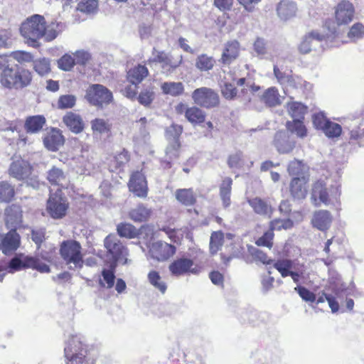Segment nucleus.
Segmentation results:
<instances>
[{"label": "nucleus", "mask_w": 364, "mask_h": 364, "mask_svg": "<svg viewBox=\"0 0 364 364\" xmlns=\"http://www.w3.org/2000/svg\"><path fill=\"white\" fill-rule=\"evenodd\" d=\"M58 25L55 23L47 24L43 16L33 14L27 18L20 26V33L26 43L33 48H38V40L45 37L47 41L54 40L58 35Z\"/></svg>", "instance_id": "1"}, {"label": "nucleus", "mask_w": 364, "mask_h": 364, "mask_svg": "<svg viewBox=\"0 0 364 364\" xmlns=\"http://www.w3.org/2000/svg\"><path fill=\"white\" fill-rule=\"evenodd\" d=\"M33 74L28 69L13 65L7 55H0V85L9 90H22L29 87Z\"/></svg>", "instance_id": "2"}, {"label": "nucleus", "mask_w": 364, "mask_h": 364, "mask_svg": "<svg viewBox=\"0 0 364 364\" xmlns=\"http://www.w3.org/2000/svg\"><path fill=\"white\" fill-rule=\"evenodd\" d=\"M203 254L196 251L189 256L183 255L174 259L168 266L171 274L176 277L186 274H199L204 268Z\"/></svg>", "instance_id": "3"}, {"label": "nucleus", "mask_w": 364, "mask_h": 364, "mask_svg": "<svg viewBox=\"0 0 364 364\" xmlns=\"http://www.w3.org/2000/svg\"><path fill=\"white\" fill-rule=\"evenodd\" d=\"M339 196V187L336 184H328L326 179H318L311 185V200L315 206H319L321 203L329 205Z\"/></svg>", "instance_id": "4"}, {"label": "nucleus", "mask_w": 364, "mask_h": 364, "mask_svg": "<svg viewBox=\"0 0 364 364\" xmlns=\"http://www.w3.org/2000/svg\"><path fill=\"white\" fill-rule=\"evenodd\" d=\"M65 364H87L89 357L87 346L77 336H71L64 348Z\"/></svg>", "instance_id": "5"}, {"label": "nucleus", "mask_w": 364, "mask_h": 364, "mask_svg": "<svg viewBox=\"0 0 364 364\" xmlns=\"http://www.w3.org/2000/svg\"><path fill=\"white\" fill-rule=\"evenodd\" d=\"M70 210V202L62 190L57 189L50 192L46 202V210L48 215L54 220L64 218Z\"/></svg>", "instance_id": "6"}, {"label": "nucleus", "mask_w": 364, "mask_h": 364, "mask_svg": "<svg viewBox=\"0 0 364 364\" xmlns=\"http://www.w3.org/2000/svg\"><path fill=\"white\" fill-rule=\"evenodd\" d=\"M80 243L74 240H64L60 243L59 252L66 264H73L75 268H82L84 264Z\"/></svg>", "instance_id": "7"}, {"label": "nucleus", "mask_w": 364, "mask_h": 364, "mask_svg": "<svg viewBox=\"0 0 364 364\" xmlns=\"http://www.w3.org/2000/svg\"><path fill=\"white\" fill-rule=\"evenodd\" d=\"M293 261L290 259L282 258L276 260L274 263V268L276 269L283 278L291 277L293 282L299 284L301 280L309 278V274L306 272L305 265L299 264V267L293 271Z\"/></svg>", "instance_id": "8"}, {"label": "nucleus", "mask_w": 364, "mask_h": 364, "mask_svg": "<svg viewBox=\"0 0 364 364\" xmlns=\"http://www.w3.org/2000/svg\"><path fill=\"white\" fill-rule=\"evenodd\" d=\"M153 58H149L147 63H159L162 73L166 75L172 74L183 63V58L180 55L176 60H173L169 53L164 50H157L155 48L152 50Z\"/></svg>", "instance_id": "9"}, {"label": "nucleus", "mask_w": 364, "mask_h": 364, "mask_svg": "<svg viewBox=\"0 0 364 364\" xmlns=\"http://www.w3.org/2000/svg\"><path fill=\"white\" fill-rule=\"evenodd\" d=\"M186 119L193 127L200 126L204 136L213 137L215 127L212 122L206 121V114L201 108L197 106L188 107L186 112Z\"/></svg>", "instance_id": "10"}, {"label": "nucleus", "mask_w": 364, "mask_h": 364, "mask_svg": "<svg viewBox=\"0 0 364 364\" xmlns=\"http://www.w3.org/2000/svg\"><path fill=\"white\" fill-rule=\"evenodd\" d=\"M191 97L196 105L208 109L218 107L220 103L218 93L207 87L196 89L192 92Z\"/></svg>", "instance_id": "11"}, {"label": "nucleus", "mask_w": 364, "mask_h": 364, "mask_svg": "<svg viewBox=\"0 0 364 364\" xmlns=\"http://www.w3.org/2000/svg\"><path fill=\"white\" fill-rule=\"evenodd\" d=\"M85 98L90 104L102 108L104 105L112 102L113 95L105 86L100 84H92L86 90Z\"/></svg>", "instance_id": "12"}, {"label": "nucleus", "mask_w": 364, "mask_h": 364, "mask_svg": "<svg viewBox=\"0 0 364 364\" xmlns=\"http://www.w3.org/2000/svg\"><path fill=\"white\" fill-rule=\"evenodd\" d=\"M9 272H14L23 269L31 268L36 269L41 273L50 272V269L48 265L43 263L37 257L26 256L23 259L15 257L12 258L9 264Z\"/></svg>", "instance_id": "13"}, {"label": "nucleus", "mask_w": 364, "mask_h": 364, "mask_svg": "<svg viewBox=\"0 0 364 364\" xmlns=\"http://www.w3.org/2000/svg\"><path fill=\"white\" fill-rule=\"evenodd\" d=\"M355 16V8L348 0H341L334 7L333 18L338 26L349 25Z\"/></svg>", "instance_id": "14"}, {"label": "nucleus", "mask_w": 364, "mask_h": 364, "mask_svg": "<svg viewBox=\"0 0 364 364\" xmlns=\"http://www.w3.org/2000/svg\"><path fill=\"white\" fill-rule=\"evenodd\" d=\"M33 172V166L28 161L21 158L11 162L8 169L9 175L17 181L31 180Z\"/></svg>", "instance_id": "15"}, {"label": "nucleus", "mask_w": 364, "mask_h": 364, "mask_svg": "<svg viewBox=\"0 0 364 364\" xmlns=\"http://www.w3.org/2000/svg\"><path fill=\"white\" fill-rule=\"evenodd\" d=\"M16 228H11L6 233L0 234V250L5 255H11L21 245V236Z\"/></svg>", "instance_id": "16"}, {"label": "nucleus", "mask_w": 364, "mask_h": 364, "mask_svg": "<svg viewBox=\"0 0 364 364\" xmlns=\"http://www.w3.org/2000/svg\"><path fill=\"white\" fill-rule=\"evenodd\" d=\"M104 245L107 252L112 255V263L117 264V261L125 259L127 250L114 235H107L104 240Z\"/></svg>", "instance_id": "17"}, {"label": "nucleus", "mask_w": 364, "mask_h": 364, "mask_svg": "<svg viewBox=\"0 0 364 364\" xmlns=\"http://www.w3.org/2000/svg\"><path fill=\"white\" fill-rule=\"evenodd\" d=\"M309 176L292 177L289 184V191L294 200H303L307 195Z\"/></svg>", "instance_id": "18"}, {"label": "nucleus", "mask_w": 364, "mask_h": 364, "mask_svg": "<svg viewBox=\"0 0 364 364\" xmlns=\"http://www.w3.org/2000/svg\"><path fill=\"white\" fill-rule=\"evenodd\" d=\"M46 179L52 186L58 187L60 190L68 188L70 184L67 172L57 166H53L48 170Z\"/></svg>", "instance_id": "19"}, {"label": "nucleus", "mask_w": 364, "mask_h": 364, "mask_svg": "<svg viewBox=\"0 0 364 364\" xmlns=\"http://www.w3.org/2000/svg\"><path fill=\"white\" fill-rule=\"evenodd\" d=\"M5 225L8 228H16L21 226L23 222V210L19 204L13 203L4 210Z\"/></svg>", "instance_id": "20"}, {"label": "nucleus", "mask_w": 364, "mask_h": 364, "mask_svg": "<svg viewBox=\"0 0 364 364\" xmlns=\"http://www.w3.org/2000/svg\"><path fill=\"white\" fill-rule=\"evenodd\" d=\"M183 131V126L177 124H172L166 129V137L168 140L173 141V143L167 148V153H172L175 157H178L181 148L180 137Z\"/></svg>", "instance_id": "21"}, {"label": "nucleus", "mask_w": 364, "mask_h": 364, "mask_svg": "<svg viewBox=\"0 0 364 364\" xmlns=\"http://www.w3.org/2000/svg\"><path fill=\"white\" fill-rule=\"evenodd\" d=\"M129 188L135 196L146 198L148 194V186L145 176L139 171L132 173L129 181Z\"/></svg>", "instance_id": "22"}, {"label": "nucleus", "mask_w": 364, "mask_h": 364, "mask_svg": "<svg viewBox=\"0 0 364 364\" xmlns=\"http://www.w3.org/2000/svg\"><path fill=\"white\" fill-rule=\"evenodd\" d=\"M176 251L174 245L161 241L154 242L150 249L152 257L159 261L167 260L176 253Z\"/></svg>", "instance_id": "23"}, {"label": "nucleus", "mask_w": 364, "mask_h": 364, "mask_svg": "<svg viewBox=\"0 0 364 364\" xmlns=\"http://www.w3.org/2000/svg\"><path fill=\"white\" fill-rule=\"evenodd\" d=\"M45 147L50 151H57L64 144L65 139L58 128H51L43 138Z\"/></svg>", "instance_id": "24"}, {"label": "nucleus", "mask_w": 364, "mask_h": 364, "mask_svg": "<svg viewBox=\"0 0 364 364\" xmlns=\"http://www.w3.org/2000/svg\"><path fill=\"white\" fill-rule=\"evenodd\" d=\"M276 11L281 21H287L296 16L298 6L294 1L281 0L277 5Z\"/></svg>", "instance_id": "25"}, {"label": "nucleus", "mask_w": 364, "mask_h": 364, "mask_svg": "<svg viewBox=\"0 0 364 364\" xmlns=\"http://www.w3.org/2000/svg\"><path fill=\"white\" fill-rule=\"evenodd\" d=\"M240 45L237 40L228 41L223 48L220 62L223 65H230L240 55Z\"/></svg>", "instance_id": "26"}, {"label": "nucleus", "mask_w": 364, "mask_h": 364, "mask_svg": "<svg viewBox=\"0 0 364 364\" xmlns=\"http://www.w3.org/2000/svg\"><path fill=\"white\" fill-rule=\"evenodd\" d=\"M63 122L75 134L81 133L85 129V123L81 115L74 112H68L63 117Z\"/></svg>", "instance_id": "27"}, {"label": "nucleus", "mask_w": 364, "mask_h": 364, "mask_svg": "<svg viewBox=\"0 0 364 364\" xmlns=\"http://www.w3.org/2000/svg\"><path fill=\"white\" fill-rule=\"evenodd\" d=\"M152 213L151 208L144 203H139L129 211L128 216L134 223H145L150 219Z\"/></svg>", "instance_id": "28"}, {"label": "nucleus", "mask_w": 364, "mask_h": 364, "mask_svg": "<svg viewBox=\"0 0 364 364\" xmlns=\"http://www.w3.org/2000/svg\"><path fill=\"white\" fill-rule=\"evenodd\" d=\"M46 124V119L43 115H33L26 118L23 127L28 134H37L43 129Z\"/></svg>", "instance_id": "29"}, {"label": "nucleus", "mask_w": 364, "mask_h": 364, "mask_svg": "<svg viewBox=\"0 0 364 364\" xmlns=\"http://www.w3.org/2000/svg\"><path fill=\"white\" fill-rule=\"evenodd\" d=\"M332 222V217L329 211L326 210H317L314 213L311 224L314 228L326 231L328 230Z\"/></svg>", "instance_id": "30"}, {"label": "nucleus", "mask_w": 364, "mask_h": 364, "mask_svg": "<svg viewBox=\"0 0 364 364\" xmlns=\"http://www.w3.org/2000/svg\"><path fill=\"white\" fill-rule=\"evenodd\" d=\"M131 156L129 152L126 149L117 153L109 162V167L111 171L117 172L122 171L125 165L130 161Z\"/></svg>", "instance_id": "31"}, {"label": "nucleus", "mask_w": 364, "mask_h": 364, "mask_svg": "<svg viewBox=\"0 0 364 364\" xmlns=\"http://www.w3.org/2000/svg\"><path fill=\"white\" fill-rule=\"evenodd\" d=\"M273 143L280 154L290 153L294 146L289 141V136L284 130H279L275 133Z\"/></svg>", "instance_id": "32"}, {"label": "nucleus", "mask_w": 364, "mask_h": 364, "mask_svg": "<svg viewBox=\"0 0 364 364\" xmlns=\"http://www.w3.org/2000/svg\"><path fill=\"white\" fill-rule=\"evenodd\" d=\"M325 36L317 31H311L306 33L300 44L298 50L301 54H307L311 51V43L313 41H323Z\"/></svg>", "instance_id": "33"}, {"label": "nucleus", "mask_w": 364, "mask_h": 364, "mask_svg": "<svg viewBox=\"0 0 364 364\" xmlns=\"http://www.w3.org/2000/svg\"><path fill=\"white\" fill-rule=\"evenodd\" d=\"M175 197L184 206H194L197 203V196L192 188L177 189Z\"/></svg>", "instance_id": "34"}, {"label": "nucleus", "mask_w": 364, "mask_h": 364, "mask_svg": "<svg viewBox=\"0 0 364 364\" xmlns=\"http://www.w3.org/2000/svg\"><path fill=\"white\" fill-rule=\"evenodd\" d=\"M247 203L256 214L270 217L273 213L271 205L259 197L248 199Z\"/></svg>", "instance_id": "35"}, {"label": "nucleus", "mask_w": 364, "mask_h": 364, "mask_svg": "<svg viewBox=\"0 0 364 364\" xmlns=\"http://www.w3.org/2000/svg\"><path fill=\"white\" fill-rule=\"evenodd\" d=\"M149 73V70L145 65L138 64L127 72V79L132 85H138Z\"/></svg>", "instance_id": "36"}, {"label": "nucleus", "mask_w": 364, "mask_h": 364, "mask_svg": "<svg viewBox=\"0 0 364 364\" xmlns=\"http://www.w3.org/2000/svg\"><path fill=\"white\" fill-rule=\"evenodd\" d=\"M91 130L93 135L112 136V124L102 118H95L90 122Z\"/></svg>", "instance_id": "37"}, {"label": "nucleus", "mask_w": 364, "mask_h": 364, "mask_svg": "<svg viewBox=\"0 0 364 364\" xmlns=\"http://www.w3.org/2000/svg\"><path fill=\"white\" fill-rule=\"evenodd\" d=\"M232 186V179L230 177H225L219 186L220 197L225 208H228L231 204Z\"/></svg>", "instance_id": "38"}, {"label": "nucleus", "mask_w": 364, "mask_h": 364, "mask_svg": "<svg viewBox=\"0 0 364 364\" xmlns=\"http://www.w3.org/2000/svg\"><path fill=\"white\" fill-rule=\"evenodd\" d=\"M116 263H111L108 269L104 268L101 272L102 279L99 280V284L102 288L111 289L114 285Z\"/></svg>", "instance_id": "39"}, {"label": "nucleus", "mask_w": 364, "mask_h": 364, "mask_svg": "<svg viewBox=\"0 0 364 364\" xmlns=\"http://www.w3.org/2000/svg\"><path fill=\"white\" fill-rule=\"evenodd\" d=\"M304 119H294L287 121L285 127L289 132L296 134L299 138H304L307 136L308 130L304 122Z\"/></svg>", "instance_id": "40"}, {"label": "nucleus", "mask_w": 364, "mask_h": 364, "mask_svg": "<svg viewBox=\"0 0 364 364\" xmlns=\"http://www.w3.org/2000/svg\"><path fill=\"white\" fill-rule=\"evenodd\" d=\"M117 234L121 237L128 239L136 238L140 235V229L129 223H120L117 226Z\"/></svg>", "instance_id": "41"}, {"label": "nucleus", "mask_w": 364, "mask_h": 364, "mask_svg": "<svg viewBox=\"0 0 364 364\" xmlns=\"http://www.w3.org/2000/svg\"><path fill=\"white\" fill-rule=\"evenodd\" d=\"M261 100L268 107H272L280 105V95L275 87L267 88L262 94Z\"/></svg>", "instance_id": "42"}, {"label": "nucleus", "mask_w": 364, "mask_h": 364, "mask_svg": "<svg viewBox=\"0 0 364 364\" xmlns=\"http://www.w3.org/2000/svg\"><path fill=\"white\" fill-rule=\"evenodd\" d=\"M16 196L15 187L6 181H0V203H9Z\"/></svg>", "instance_id": "43"}, {"label": "nucleus", "mask_w": 364, "mask_h": 364, "mask_svg": "<svg viewBox=\"0 0 364 364\" xmlns=\"http://www.w3.org/2000/svg\"><path fill=\"white\" fill-rule=\"evenodd\" d=\"M287 172L292 177L309 176L308 168L302 161L294 159L287 166Z\"/></svg>", "instance_id": "44"}, {"label": "nucleus", "mask_w": 364, "mask_h": 364, "mask_svg": "<svg viewBox=\"0 0 364 364\" xmlns=\"http://www.w3.org/2000/svg\"><path fill=\"white\" fill-rule=\"evenodd\" d=\"M161 89L164 94L173 97L181 95L184 92V86L181 82H165L161 84Z\"/></svg>", "instance_id": "45"}, {"label": "nucleus", "mask_w": 364, "mask_h": 364, "mask_svg": "<svg viewBox=\"0 0 364 364\" xmlns=\"http://www.w3.org/2000/svg\"><path fill=\"white\" fill-rule=\"evenodd\" d=\"M215 63L213 57L200 54L196 58L195 65L201 72L209 71L214 68Z\"/></svg>", "instance_id": "46"}, {"label": "nucleus", "mask_w": 364, "mask_h": 364, "mask_svg": "<svg viewBox=\"0 0 364 364\" xmlns=\"http://www.w3.org/2000/svg\"><path fill=\"white\" fill-rule=\"evenodd\" d=\"M287 109L289 115L294 119H304L307 112V107L299 102H292L288 104Z\"/></svg>", "instance_id": "47"}, {"label": "nucleus", "mask_w": 364, "mask_h": 364, "mask_svg": "<svg viewBox=\"0 0 364 364\" xmlns=\"http://www.w3.org/2000/svg\"><path fill=\"white\" fill-rule=\"evenodd\" d=\"M149 283L161 293L164 294L166 291V284L162 281L161 277L157 271L152 270L148 274Z\"/></svg>", "instance_id": "48"}, {"label": "nucleus", "mask_w": 364, "mask_h": 364, "mask_svg": "<svg viewBox=\"0 0 364 364\" xmlns=\"http://www.w3.org/2000/svg\"><path fill=\"white\" fill-rule=\"evenodd\" d=\"M224 242V234L222 231H214L211 233L210 239V251L215 254L223 246Z\"/></svg>", "instance_id": "49"}, {"label": "nucleus", "mask_w": 364, "mask_h": 364, "mask_svg": "<svg viewBox=\"0 0 364 364\" xmlns=\"http://www.w3.org/2000/svg\"><path fill=\"white\" fill-rule=\"evenodd\" d=\"M269 227H271L272 230H289L293 228L294 222L291 219H279L276 218L269 222Z\"/></svg>", "instance_id": "50"}, {"label": "nucleus", "mask_w": 364, "mask_h": 364, "mask_svg": "<svg viewBox=\"0 0 364 364\" xmlns=\"http://www.w3.org/2000/svg\"><path fill=\"white\" fill-rule=\"evenodd\" d=\"M274 237V230L269 226V230L256 240L255 244L257 246L267 247L270 249L273 246Z\"/></svg>", "instance_id": "51"}, {"label": "nucleus", "mask_w": 364, "mask_h": 364, "mask_svg": "<svg viewBox=\"0 0 364 364\" xmlns=\"http://www.w3.org/2000/svg\"><path fill=\"white\" fill-rule=\"evenodd\" d=\"M322 131L328 138H335L338 137L341 134L342 127L339 124L329 120Z\"/></svg>", "instance_id": "52"}, {"label": "nucleus", "mask_w": 364, "mask_h": 364, "mask_svg": "<svg viewBox=\"0 0 364 364\" xmlns=\"http://www.w3.org/2000/svg\"><path fill=\"white\" fill-rule=\"evenodd\" d=\"M351 41H356L364 36V25L360 22L355 23L350 28L347 34Z\"/></svg>", "instance_id": "53"}, {"label": "nucleus", "mask_w": 364, "mask_h": 364, "mask_svg": "<svg viewBox=\"0 0 364 364\" xmlns=\"http://www.w3.org/2000/svg\"><path fill=\"white\" fill-rule=\"evenodd\" d=\"M251 256L256 262H259L265 265L272 264L276 262L268 257L267 253L259 249H253L250 252Z\"/></svg>", "instance_id": "54"}, {"label": "nucleus", "mask_w": 364, "mask_h": 364, "mask_svg": "<svg viewBox=\"0 0 364 364\" xmlns=\"http://www.w3.org/2000/svg\"><path fill=\"white\" fill-rule=\"evenodd\" d=\"M349 144L364 146V129L357 128L350 132Z\"/></svg>", "instance_id": "55"}, {"label": "nucleus", "mask_w": 364, "mask_h": 364, "mask_svg": "<svg viewBox=\"0 0 364 364\" xmlns=\"http://www.w3.org/2000/svg\"><path fill=\"white\" fill-rule=\"evenodd\" d=\"M33 69L40 75H45L50 71V62L46 58L38 59L33 62Z\"/></svg>", "instance_id": "56"}, {"label": "nucleus", "mask_w": 364, "mask_h": 364, "mask_svg": "<svg viewBox=\"0 0 364 364\" xmlns=\"http://www.w3.org/2000/svg\"><path fill=\"white\" fill-rule=\"evenodd\" d=\"M76 103V97L73 95H60L58 100V107L61 109L73 108Z\"/></svg>", "instance_id": "57"}, {"label": "nucleus", "mask_w": 364, "mask_h": 364, "mask_svg": "<svg viewBox=\"0 0 364 364\" xmlns=\"http://www.w3.org/2000/svg\"><path fill=\"white\" fill-rule=\"evenodd\" d=\"M7 56L10 59L11 58H14L19 63H30L33 59V56L31 53L24 50L13 51Z\"/></svg>", "instance_id": "58"}, {"label": "nucleus", "mask_w": 364, "mask_h": 364, "mask_svg": "<svg viewBox=\"0 0 364 364\" xmlns=\"http://www.w3.org/2000/svg\"><path fill=\"white\" fill-rule=\"evenodd\" d=\"M75 65V58L69 54L63 55L58 60V68L64 71L71 70L73 68Z\"/></svg>", "instance_id": "59"}, {"label": "nucleus", "mask_w": 364, "mask_h": 364, "mask_svg": "<svg viewBox=\"0 0 364 364\" xmlns=\"http://www.w3.org/2000/svg\"><path fill=\"white\" fill-rule=\"evenodd\" d=\"M295 291L298 293L299 296L305 301L314 302L316 301V295L314 293L309 290L307 288L297 285L294 288Z\"/></svg>", "instance_id": "60"}, {"label": "nucleus", "mask_w": 364, "mask_h": 364, "mask_svg": "<svg viewBox=\"0 0 364 364\" xmlns=\"http://www.w3.org/2000/svg\"><path fill=\"white\" fill-rule=\"evenodd\" d=\"M137 99L141 105L149 107L154 99V92L151 90H144L139 93Z\"/></svg>", "instance_id": "61"}, {"label": "nucleus", "mask_w": 364, "mask_h": 364, "mask_svg": "<svg viewBox=\"0 0 364 364\" xmlns=\"http://www.w3.org/2000/svg\"><path fill=\"white\" fill-rule=\"evenodd\" d=\"M329 119L323 112H318L313 115L312 122L316 129L323 130L329 122Z\"/></svg>", "instance_id": "62"}, {"label": "nucleus", "mask_w": 364, "mask_h": 364, "mask_svg": "<svg viewBox=\"0 0 364 364\" xmlns=\"http://www.w3.org/2000/svg\"><path fill=\"white\" fill-rule=\"evenodd\" d=\"M223 96L227 100L234 99L237 93V88L230 82H225L221 88Z\"/></svg>", "instance_id": "63"}, {"label": "nucleus", "mask_w": 364, "mask_h": 364, "mask_svg": "<svg viewBox=\"0 0 364 364\" xmlns=\"http://www.w3.org/2000/svg\"><path fill=\"white\" fill-rule=\"evenodd\" d=\"M75 64L85 65L91 59V55L88 52L79 50L75 53Z\"/></svg>", "instance_id": "64"}]
</instances>
